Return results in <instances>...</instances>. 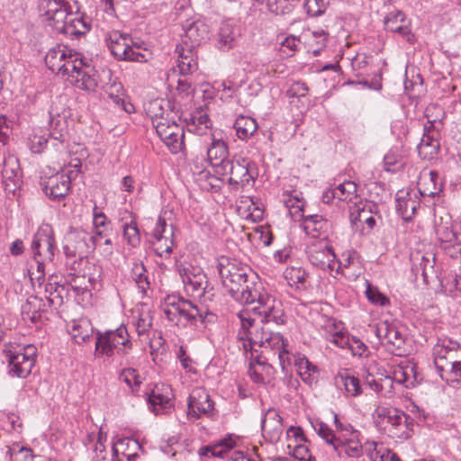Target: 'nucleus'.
Listing matches in <instances>:
<instances>
[{
  "mask_svg": "<svg viewBox=\"0 0 461 461\" xmlns=\"http://www.w3.org/2000/svg\"><path fill=\"white\" fill-rule=\"evenodd\" d=\"M38 8L50 26L65 34H81L79 25L86 28L81 19H70L71 6L66 0H39Z\"/></svg>",
  "mask_w": 461,
  "mask_h": 461,
  "instance_id": "423d86ee",
  "label": "nucleus"
},
{
  "mask_svg": "<svg viewBox=\"0 0 461 461\" xmlns=\"http://www.w3.org/2000/svg\"><path fill=\"white\" fill-rule=\"evenodd\" d=\"M293 358L301 378L309 384L316 382V377L314 376V374L317 371L316 366H313L305 357L293 356Z\"/></svg>",
  "mask_w": 461,
  "mask_h": 461,
  "instance_id": "79ce46f5",
  "label": "nucleus"
},
{
  "mask_svg": "<svg viewBox=\"0 0 461 461\" xmlns=\"http://www.w3.org/2000/svg\"><path fill=\"white\" fill-rule=\"evenodd\" d=\"M123 237L127 243L133 248L140 243V235L135 221H131L123 225Z\"/></svg>",
  "mask_w": 461,
  "mask_h": 461,
  "instance_id": "09e8293b",
  "label": "nucleus"
},
{
  "mask_svg": "<svg viewBox=\"0 0 461 461\" xmlns=\"http://www.w3.org/2000/svg\"><path fill=\"white\" fill-rule=\"evenodd\" d=\"M285 347L286 346L285 344L284 348H280V350L276 351L274 355H277L279 365L282 368V371L286 374L288 372V367L291 366L292 363V356Z\"/></svg>",
  "mask_w": 461,
  "mask_h": 461,
  "instance_id": "338daca9",
  "label": "nucleus"
},
{
  "mask_svg": "<svg viewBox=\"0 0 461 461\" xmlns=\"http://www.w3.org/2000/svg\"><path fill=\"white\" fill-rule=\"evenodd\" d=\"M425 133L418 145L419 155L424 159L432 158L439 149V142L438 140V131H431L428 126H425Z\"/></svg>",
  "mask_w": 461,
  "mask_h": 461,
  "instance_id": "2f4dec72",
  "label": "nucleus"
},
{
  "mask_svg": "<svg viewBox=\"0 0 461 461\" xmlns=\"http://www.w3.org/2000/svg\"><path fill=\"white\" fill-rule=\"evenodd\" d=\"M366 294L367 299L374 304L380 306H385L389 304V299L382 293H380L376 288H373L368 285Z\"/></svg>",
  "mask_w": 461,
  "mask_h": 461,
  "instance_id": "bf43d9fd",
  "label": "nucleus"
},
{
  "mask_svg": "<svg viewBox=\"0 0 461 461\" xmlns=\"http://www.w3.org/2000/svg\"><path fill=\"white\" fill-rule=\"evenodd\" d=\"M336 430L331 429L322 421L312 423L316 433L338 454L339 457L357 458L363 455V446L360 442V433L350 424H343L334 413Z\"/></svg>",
  "mask_w": 461,
  "mask_h": 461,
  "instance_id": "7ed1b4c3",
  "label": "nucleus"
},
{
  "mask_svg": "<svg viewBox=\"0 0 461 461\" xmlns=\"http://www.w3.org/2000/svg\"><path fill=\"white\" fill-rule=\"evenodd\" d=\"M45 63L53 73L61 75L77 88L95 91L98 86L95 68L82 54L66 45H57L45 55Z\"/></svg>",
  "mask_w": 461,
  "mask_h": 461,
  "instance_id": "f257e3e1",
  "label": "nucleus"
},
{
  "mask_svg": "<svg viewBox=\"0 0 461 461\" xmlns=\"http://www.w3.org/2000/svg\"><path fill=\"white\" fill-rule=\"evenodd\" d=\"M239 36L238 31L230 23H223L218 33L217 46L220 50H229L233 48Z\"/></svg>",
  "mask_w": 461,
  "mask_h": 461,
  "instance_id": "ea45409f",
  "label": "nucleus"
},
{
  "mask_svg": "<svg viewBox=\"0 0 461 461\" xmlns=\"http://www.w3.org/2000/svg\"><path fill=\"white\" fill-rule=\"evenodd\" d=\"M304 7L309 14L318 16L325 12L326 2L324 0H305Z\"/></svg>",
  "mask_w": 461,
  "mask_h": 461,
  "instance_id": "13d9d810",
  "label": "nucleus"
},
{
  "mask_svg": "<svg viewBox=\"0 0 461 461\" xmlns=\"http://www.w3.org/2000/svg\"><path fill=\"white\" fill-rule=\"evenodd\" d=\"M50 114V140L43 136L34 135L30 139L29 146L33 153H40L51 141L57 150L65 149L68 140V128L66 114H62L57 103L53 102L49 111Z\"/></svg>",
  "mask_w": 461,
  "mask_h": 461,
  "instance_id": "1a4fd4ad",
  "label": "nucleus"
},
{
  "mask_svg": "<svg viewBox=\"0 0 461 461\" xmlns=\"http://www.w3.org/2000/svg\"><path fill=\"white\" fill-rule=\"evenodd\" d=\"M2 178L4 190L6 194L14 195L22 184L19 161L14 156H8L4 159Z\"/></svg>",
  "mask_w": 461,
  "mask_h": 461,
  "instance_id": "4be33fe9",
  "label": "nucleus"
},
{
  "mask_svg": "<svg viewBox=\"0 0 461 461\" xmlns=\"http://www.w3.org/2000/svg\"><path fill=\"white\" fill-rule=\"evenodd\" d=\"M412 374V366H398L393 372V379L399 384H405L406 386H409V384H412L410 381Z\"/></svg>",
  "mask_w": 461,
  "mask_h": 461,
  "instance_id": "6e6d98bb",
  "label": "nucleus"
},
{
  "mask_svg": "<svg viewBox=\"0 0 461 461\" xmlns=\"http://www.w3.org/2000/svg\"><path fill=\"white\" fill-rule=\"evenodd\" d=\"M367 456L374 461H402L399 456L389 449H384L382 447L377 449V444L372 442L366 447Z\"/></svg>",
  "mask_w": 461,
  "mask_h": 461,
  "instance_id": "c03bdc74",
  "label": "nucleus"
},
{
  "mask_svg": "<svg viewBox=\"0 0 461 461\" xmlns=\"http://www.w3.org/2000/svg\"><path fill=\"white\" fill-rule=\"evenodd\" d=\"M312 42H309L312 52L314 56H318L321 50L326 46L328 33L323 30L312 32Z\"/></svg>",
  "mask_w": 461,
  "mask_h": 461,
  "instance_id": "603ef678",
  "label": "nucleus"
},
{
  "mask_svg": "<svg viewBox=\"0 0 461 461\" xmlns=\"http://www.w3.org/2000/svg\"><path fill=\"white\" fill-rule=\"evenodd\" d=\"M194 131L196 134L202 135L211 126V121L206 113H201L194 117Z\"/></svg>",
  "mask_w": 461,
  "mask_h": 461,
  "instance_id": "680f3d73",
  "label": "nucleus"
},
{
  "mask_svg": "<svg viewBox=\"0 0 461 461\" xmlns=\"http://www.w3.org/2000/svg\"><path fill=\"white\" fill-rule=\"evenodd\" d=\"M249 294L243 304L252 306L251 311L258 316L261 325L285 324V316L281 301L268 294L262 285Z\"/></svg>",
  "mask_w": 461,
  "mask_h": 461,
  "instance_id": "0eeeda50",
  "label": "nucleus"
},
{
  "mask_svg": "<svg viewBox=\"0 0 461 461\" xmlns=\"http://www.w3.org/2000/svg\"><path fill=\"white\" fill-rule=\"evenodd\" d=\"M214 407L208 392L203 387H195L188 398L187 416L199 419L203 414L209 415Z\"/></svg>",
  "mask_w": 461,
  "mask_h": 461,
  "instance_id": "6ab92c4d",
  "label": "nucleus"
},
{
  "mask_svg": "<svg viewBox=\"0 0 461 461\" xmlns=\"http://www.w3.org/2000/svg\"><path fill=\"white\" fill-rule=\"evenodd\" d=\"M350 338L347 332L338 330L329 336V340L341 348H347Z\"/></svg>",
  "mask_w": 461,
  "mask_h": 461,
  "instance_id": "69168bd1",
  "label": "nucleus"
},
{
  "mask_svg": "<svg viewBox=\"0 0 461 461\" xmlns=\"http://www.w3.org/2000/svg\"><path fill=\"white\" fill-rule=\"evenodd\" d=\"M69 333L76 343L81 344L90 340L94 334V328L87 319L73 321Z\"/></svg>",
  "mask_w": 461,
  "mask_h": 461,
  "instance_id": "4c0bfd02",
  "label": "nucleus"
},
{
  "mask_svg": "<svg viewBox=\"0 0 461 461\" xmlns=\"http://www.w3.org/2000/svg\"><path fill=\"white\" fill-rule=\"evenodd\" d=\"M446 255L454 259L461 260V236L442 249Z\"/></svg>",
  "mask_w": 461,
  "mask_h": 461,
  "instance_id": "0e129e2a",
  "label": "nucleus"
},
{
  "mask_svg": "<svg viewBox=\"0 0 461 461\" xmlns=\"http://www.w3.org/2000/svg\"><path fill=\"white\" fill-rule=\"evenodd\" d=\"M377 418L384 429L393 438H407L409 437L407 416L403 411L394 408L379 407L376 410Z\"/></svg>",
  "mask_w": 461,
  "mask_h": 461,
  "instance_id": "ddd939ff",
  "label": "nucleus"
},
{
  "mask_svg": "<svg viewBox=\"0 0 461 461\" xmlns=\"http://www.w3.org/2000/svg\"><path fill=\"white\" fill-rule=\"evenodd\" d=\"M293 456L299 461H312V456L308 447L302 443L294 446Z\"/></svg>",
  "mask_w": 461,
  "mask_h": 461,
  "instance_id": "774afa93",
  "label": "nucleus"
},
{
  "mask_svg": "<svg viewBox=\"0 0 461 461\" xmlns=\"http://www.w3.org/2000/svg\"><path fill=\"white\" fill-rule=\"evenodd\" d=\"M237 442V438L228 435L214 444L203 447L200 449V455L211 456L215 457H223L224 455L232 449Z\"/></svg>",
  "mask_w": 461,
  "mask_h": 461,
  "instance_id": "f704fd0d",
  "label": "nucleus"
},
{
  "mask_svg": "<svg viewBox=\"0 0 461 461\" xmlns=\"http://www.w3.org/2000/svg\"><path fill=\"white\" fill-rule=\"evenodd\" d=\"M222 175H229V184L235 188L252 185L257 176L256 165L250 158L234 156L221 168Z\"/></svg>",
  "mask_w": 461,
  "mask_h": 461,
  "instance_id": "9b49d317",
  "label": "nucleus"
},
{
  "mask_svg": "<svg viewBox=\"0 0 461 461\" xmlns=\"http://www.w3.org/2000/svg\"><path fill=\"white\" fill-rule=\"evenodd\" d=\"M302 227L307 235L317 238L326 233L329 222L322 216L312 214L303 216Z\"/></svg>",
  "mask_w": 461,
  "mask_h": 461,
  "instance_id": "e433bc0d",
  "label": "nucleus"
},
{
  "mask_svg": "<svg viewBox=\"0 0 461 461\" xmlns=\"http://www.w3.org/2000/svg\"><path fill=\"white\" fill-rule=\"evenodd\" d=\"M152 58V53L148 49L144 48L143 50H134L131 44L127 50V55L123 58L124 61L131 62H148Z\"/></svg>",
  "mask_w": 461,
  "mask_h": 461,
  "instance_id": "8fccbe9b",
  "label": "nucleus"
},
{
  "mask_svg": "<svg viewBox=\"0 0 461 461\" xmlns=\"http://www.w3.org/2000/svg\"><path fill=\"white\" fill-rule=\"evenodd\" d=\"M417 207V201L410 197L408 194L404 197L396 198V211L404 221L411 220L412 216L415 214Z\"/></svg>",
  "mask_w": 461,
  "mask_h": 461,
  "instance_id": "37998d69",
  "label": "nucleus"
},
{
  "mask_svg": "<svg viewBox=\"0 0 461 461\" xmlns=\"http://www.w3.org/2000/svg\"><path fill=\"white\" fill-rule=\"evenodd\" d=\"M71 180L72 176H68L65 173V170H62L61 172L50 176L41 184L47 196L52 200L59 201L68 194Z\"/></svg>",
  "mask_w": 461,
  "mask_h": 461,
  "instance_id": "aec40b11",
  "label": "nucleus"
},
{
  "mask_svg": "<svg viewBox=\"0 0 461 461\" xmlns=\"http://www.w3.org/2000/svg\"><path fill=\"white\" fill-rule=\"evenodd\" d=\"M425 116L428 119V123L430 124L428 128H435V123L441 122L444 112L438 104H431L426 107Z\"/></svg>",
  "mask_w": 461,
  "mask_h": 461,
  "instance_id": "864d4df0",
  "label": "nucleus"
},
{
  "mask_svg": "<svg viewBox=\"0 0 461 461\" xmlns=\"http://www.w3.org/2000/svg\"><path fill=\"white\" fill-rule=\"evenodd\" d=\"M438 236L440 242V248L443 249L444 246H447V244L451 243L458 239L461 234L453 231L448 227H442L438 230Z\"/></svg>",
  "mask_w": 461,
  "mask_h": 461,
  "instance_id": "4d7b16f0",
  "label": "nucleus"
},
{
  "mask_svg": "<svg viewBox=\"0 0 461 461\" xmlns=\"http://www.w3.org/2000/svg\"><path fill=\"white\" fill-rule=\"evenodd\" d=\"M179 275L189 295L209 300L214 296L213 288L209 286L207 276L200 267L183 266L179 268Z\"/></svg>",
  "mask_w": 461,
  "mask_h": 461,
  "instance_id": "f8f14e48",
  "label": "nucleus"
},
{
  "mask_svg": "<svg viewBox=\"0 0 461 461\" xmlns=\"http://www.w3.org/2000/svg\"><path fill=\"white\" fill-rule=\"evenodd\" d=\"M146 272L147 270L141 261L138 260L132 264L131 277L142 293H145L149 287V282Z\"/></svg>",
  "mask_w": 461,
  "mask_h": 461,
  "instance_id": "a18cd8bd",
  "label": "nucleus"
},
{
  "mask_svg": "<svg viewBox=\"0 0 461 461\" xmlns=\"http://www.w3.org/2000/svg\"><path fill=\"white\" fill-rule=\"evenodd\" d=\"M335 384L338 387H344L346 396L357 397L362 393L359 379L348 372L338 374L335 376Z\"/></svg>",
  "mask_w": 461,
  "mask_h": 461,
  "instance_id": "58836bf2",
  "label": "nucleus"
},
{
  "mask_svg": "<svg viewBox=\"0 0 461 461\" xmlns=\"http://www.w3.org/2000/svg\"><path fill=\"white\" fill-rule=\"evenodd\" d=\"M261 429L263 437L267 441L271 443L279 441L283 434L284 426L282 417L276 409L269 408L266 411L261 420Z\"/></svg>",
  "mask_w": 461,
  "mask_h": 461,
  "instance_id": "5701e85b",
  "label": "nucleus"
},
{
  "mask_svg": "<svg viewBox=\"0 0 461 461\" xmlns=\"http://www.w3.org/2000/svg\"><path fill=\"white\" fill-rule=\"evenodd\" d=\"M335 188V194L339 201L352 202L357 199V184L353 181H345Z\"/></svg>",
  "mask_w": 461,
  "mask_h": 461,
  "instance_id": "de8ad7c7",
  "label": "nucleus"
},
{
  "mask_svg": "<svg viewBox=\"0 0 461 461\" xmlns=\"http://www.w3.org/2000/svg\"><path fill=\"white\" fill-rule=\"evenodd\" d=\"M438 173L431 170L429 172L421 173L418 186L422 196H435L442 189V184L438 183Z\"/></svg>",
  "mask_w": 461,
  "mask_h": 461,
  "instance_id": "473e14b6",
  "label": "nucleus"
},
{
  "mask_svg": "<svg viewBox=\"0 0 461 461\" xmlns=\"http://www.w3.org/2000/svg\"><path fill=\"white\" fill-rule=\"evenodd\" d=\"M131 348L132 342L124 325H121L116 330L96 332L95 355L97 357L103 356L110 357L114 355V352L118 356L124 357L130 353Z\"/></svg>",
  "mask_w": 461,
  "mask_h": 461,
  "instance_id": "9d476101",
  "label": "nucleus"
},
{
  "mask_svg": "<svg viewBox=\"0 0 461 461\" xmlns=\"http://www.w3.org/2000/svg\"><path fill=\"white\" fill-rule=\"evenodd\" d=\"M90 234L81 229H70L65 236L63 250L66 257L86 258L94 251Z\"/></svg>",
  "mask_w": 461,
  "mask_h": 461,
  "instance_id": "dca6fc26",
  "label": "nucleus"
},
{
  "mask_svg": "<svg viewBox=\"0 0 461 461\" xmlns=\"http://www.w3.org/2000/svg\"><path fill=\"white\" fill-rule=\"evenodd\" d=\"M375 335L392 354L400 357L406 354V335L396 324L387 321L380 322L376 326Z\"/></svg>",
  "mask_w": 461,
  "mask_h": 461,
  "instance_id": "2eb2a0df",
  "label": "nucleus"
},
{
  "mask_svg": "<svg viewBox=\"0 0 461 461\" xmlns=\"http://www.w3.org/2000/svg\"><path fill=\"white\" fill-rule=\"evenodd\" d=\"M194 48L177 45L176 53L177 54V70L182 77L190 75L197 70V57Z\"/></svg>",
  "mask_w": 461,
  "mask_h": 461,
  "instance_id": "bb28decb",
  "label": "nucleus"
},
{
  "mask_svg": "<svg viewBox=\"0 0 461 461\" xmlns=\"http://www.w3.org/2000/svg\"><path fill=\"white\" fill-rule=\"evenodd\" d=\"M105 92L114 104H119L122 101V86L121 83L113 82L106 86Z\"/></svg>",
  "mask_w": 461,
  "mask_h": 461,
  "instance_id": "e2e57ef3",
  "label": "nucleus"
},
{
  "mask_svg": "<svg viewBox=\"0 0 461 461\" xmlns=\"http://www.w3.org/2000/svg\"><path fill=\"white\" fill-rule=\"evenodd\" d=\"M106 41L113 56L117 60H122L127 55V50L130 46V35L113 31L109 33Z\"/></svg>",
  "mask_w": 461,
  "mask_h": 461,
  "instance_id": "7c9ffc66",
  "label": "nucleus"
},
{
  "mask_svg": "<svg viewBox=\"0 0 461 461\" xmlns=\"http://www.w3.org/2000/svg\"><path fill=\"white\" fill-rule=\"evenodd\" d=\"M207 156L212 166L220 167L221 169L225 162L229 160V148L227 143L221 138H217L213 134L212 142L207 149Z\"/></svg>",
  "mask_w": 461,
  "mask_h": 461,
  "instance_id": "c85d7f7f",
  "label": "nucleus"
},
{
  "mask_svg": "<svg viewBox=\"0 0 461 461\" xmlns=\"http://www.w3.org/2000/svg\"><path fill=\"white\" fill-rule=\"evenodd\" d=\"M285 278L290 286L303 284L306 279V272L300 267H287L284 272Z\"/></svg>",
  "mask_w": 461,
  "mask_h": 461,
  "instance_id": "3c124183",
  "label": "nucleus"
},
{
  "mask_svg": "<svg viewBox=\"0 0 461 461\" xmlns=\"http://www.w3.org/2000/svg\"><path fill=\"white\" fill-rule=\"evenodd\" d=\"M31 249L35 262L50 263L57 251L53 230L50 225L41 227L34 234Z\"/></svg>",
  "mask_w": 461,
  "mask_h": 461,
  "instance_id": "4468645a",
  "label": "nucleus"
},
{
  "mask_svg": "<svg viewBox=\"0 0 461 461\" xmlns=\"http://www.w3.org/2000/svg\"><path fill=\"white\" fill-rule=\"evenodd\" d=\"M267 6L269 11L276 14H285L291 11L288 0H267Z\"/></svg>",
  "mask_w": 461,
  "mask_h": 461,
  "instance_id": "052dcab7",
  "label": "nucleus"
},
{
  "mask_svg": "<svg viewBox=\"0 0 461 461\" xmlns=\"http://www.w3.org/2000/svg\"><path fill=\"white\" fill-rule=\"evenodd\" d=\"M161 311L170 322L181 327L213 322L216 319L208 309H203L178 294L167 295L161 304Z\"/></svg>",
  "mask_w": 461,
  "mask_h": 461,
  "instance_id": "20e7f679",
  "label": "nucleus"
},
{
  "mask_svg": "<svg viewBox=\"0 0 461 461\" xmlns=\"http://www.w3.org/2000/svg\"><path fill=\"white\" fill-rule=\"evenodd\" d=\"M147 113L151 118L153 127H156L160 120L165 122L171 119L170 103L163 99L153 100L149 103Z\"/></svg>",
  "mask_w": 461,
  "mask_h": 461,
  "instance_id": "c9c22d12",
  "label": "nucleus"
},
{
  "mask_svg": "<svg viewBox=\"0 0 461 461\" xmlns=\"http://www.w3.org/2000/svg\"><path fill=\"white\" fill-rule=\"evenodd\" d=\"M46 311V303L38 296H30L22 306V316L24 321L36 323L41 321L42 313Z\"/></svg>",
  "mask_w": 461,
  "mask_h": 461,
  "instance_id": "c756f323",
  "label": "nucleus"
},
{
  "mask_svg": "<svg viewBox=\"0 0 461 461\" xmlns=\"http://www.w3.org/2000/svg\"><path fill=\"white\" fill-rule=\"evenodd\" d=\"M311 264L322 270L332 273L336 267V255L333 249L326 244H312L307 250Z\"/></svg>",
  "mask_w": 461,
  "mask_h": 461,
  "instance_id": "412c9836",
  "label": "nucleus"
},
{
  "mask_svg": "<svg viewBox=\"0 0 461 461\" xmlns=\"http://www.w3.org/2000/svg\"><path fill=\"white\" fill-rule=\"evenodd\" d=\"M170 389L164 385L155 386L148 397V402L157 414L160 411H166L172 406L171 398L169 395Z\"/></svg>",
  "mask_w": 461,
  "mask_h": 461,
  "instance_id": "72a5a7b5",
  "label": "nucleus"
},
{
  "mask_svg": "<svg viewBox=\"0 0 461 461\" xmlns=\"http://www.w3.org/2000/svg\"><path fill=\"white\" fill-rule=\"evenodd\" d=\"M160 140L171 153L177 154L185 148V130L172 119L162 122L160 120L154 127Z\"/></svg>",
  "mask_w": 461,
  "mask_h": 461,
  "instance_id": "f3484780",
  "label": "nucleus"
},
{
  "mask_svg": "<svg viewBox=\"0 0 461 461\" xmlns=\"http://www.w3.org/2000/svg\"><path fill=\"white\" fill-rule=\"evenodd\" d=\"M217 267L222 285L231 297L240 303L247 301L250 291L257 290L262 285L259 282L249 281V274L253 276L251 269L237 260L222 258Z\"/></svg>",
  "mask_w": 461,
  "mask_h": 461,
  "instance_id": "39448f33",
  "label": "nucleus"
},
{
  "mask_svg": "<svg viewBox=\"0 0 461 461\" xmlns=\"http://www.w3.org/2000/svg\"><path fill=\"white\" fill-rule=\"evenodd\" d=\"M435 259L436 257L432 253L421 254L417 252L411 256V271L416 277L420 275L426 285L436 276Z\"/></svg>",
  "mask_w": 461,
  "mask_h": 461,
  "instance_id": "b1692460",
  "label": "nucleus"
},
{
  "mask_svg": "<svg viewBox=\"0 0 461 461\" xmlns=\"http://www.w3.org/2000/svg\"><path fill=\"white\" fill-rule=\"evenodd\" d=\"M152 236L158 242V249L168 254L172 252L173 227L172 225L168 226L163 217H158Z\"/></svg>",
  "mask_w": 461,
  "mask_h": 461,
  "instance_id": "cd10ccee",
  "label": "nucleus"
},
{
  "mask_svg": "<svg viewBox=\"0 0 461 461\" xmlns=\"http://www.w3.org/2000/svg\"><path fill=\"white\" fill-rule=\"evenodd\" d=\"M238 317L240 321V330L238 332L237 339L245 354L252 351H258L256 347L263 348L261 353L270 350L273 354L284 348L285 340L279 332L271 331L269 327L256 323L255 319L251 318L246 311H241Z\"/></svg>",
  "mask_w": 461,
  "mask_h": 461,
  "instance_id": "f03ea898",
  "label": "nucleus"
},
{
  "mask_svg": "<svg viewBox=\"0 0 461 461\" xmlns=\"http://www.w3.org/2000/svg\"><path fill=\"white\" fill-rule=\"evenodd\" d=\"M434 364L442 380L461 386V348L456 342L437 344L433 349Z\"/></svg>",
  "mask_w": 461,
  "mask_h": 461,
  "instance_id": "6e6552de",
  "label": "nucleus"
},
{
  "mask_svg": "<svg viewBox=\"0 0 461 461\" xmlns=\"http://www.w3.org/2000/svg\"><path fill=\"white\" fill-rule=\"evenodd\" d=\"M57 275H51L50 282L45 285V292L49 294L48 302L50 305L60 304L62 303L61 292L64 286L57 282Z\"/></svg>",
  "mask_w": 461,
  "mask_h": 461,
  "instance_id": "49530a36",
  "label": "nucleus"
},
{
  "mask_svg": "<svg viewBox=\"0 0 461 461\" xmlns=\"http://www.w3.org/2000/svg\"><path fill=\"white\" fill-rule=\"evenodd\" d=\"M120 379L132 389L139 387L141 384L138 371L131 367L124 368L120 375Z\"/></svg>",
  "mask_w": 461,
  "mask_h": 461,
  "instance_id": "5fc2aeb1",
  "label": "nucleus"
},
{
  "mask_svg": "<svg viewBox=\"0 0 461 461\" xmlns=\"http://www.w3.org/2000/svg\"><path fill=\"white\" fill-rule=\"evenodd\" d=\"M410 24V21L406 19L405 14L401 11L391 12L384 19L385 30L398 33L406 41L412 43L414 41V35L411 33Z\"/></svg>",
  "mask_w": 461,
  "mask_h": 461,
  "instance_id": "393cba45",
  "label": "nucleus"
},
{
  "mask_svg": "<svg viewBox=\"0 0 461 461\" xmlns=\"http://www.w3.org/2000/svg\"><path fill=\"white\" fill-rule=\"evenodd\" d=\"M37 348L29 344L18 352H10L9 365L11 372L18 377H26L31 374L35 364Z\"/></svg>",
  "mask_w": 461,
  "mask_h": 461,
  "instance_id": "a211bd4d",
  "label": "nucleus"
},
{
  "mask_svg": "<svg viewBox=\"0 0 461 461\" xmlns=\"http://www.w3.org/2000/svg\"><path fill=\"white\" fill-rule=\"evenodd\" d=\"M185 34L182 36V44L185 47L195 48L199 46L208 34V27L201 21L186 22L184 26Z\"/></svg>",
  "mask_w": 461,
  "mask_h": 461,
  "instance_id": "a878e982",
  "label": "nucleus"
},
{
  "mask_svg": "<svg viewBox=\"0 0 461 461\" xmlns=\"http://www.w3.org/2000/svg\"><path fill=\"white\" fill-rule=\"evenodd\" d=\"M234 129L238 138L247 140L254 135L258 130L257 122L249 116H239L234 122Z\"/></svg>",
  "mask_w": 461,
  "mask_h": 461,
  "instance_id": "a19ab883",
  "label": "nucleus"
}]
</instances>
